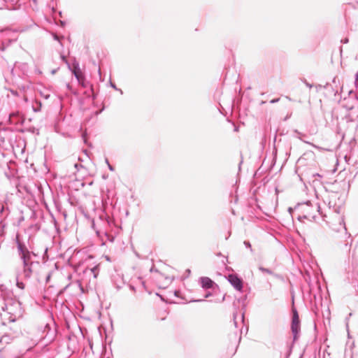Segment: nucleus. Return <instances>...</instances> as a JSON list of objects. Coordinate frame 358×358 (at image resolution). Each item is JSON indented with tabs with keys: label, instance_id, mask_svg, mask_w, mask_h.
<instances>
[{
	"label": "nucleus",
	"instance_id": "nucleus-16",
	"mask_svg": "<svg viewBox=\"0 0 358 358\" xmlns=\"http://www.w3.org/2000/svg\"><path fill=\"white\" fill-rule=\"evenodd\" d=\"M17 287L20 288V289H24V284L22 282H17Z\"/></svg>",
	"mask_w": 358,
	"mask_h": 358
},
{
	"label": "nucleus",
	"instance_id": "nucleus-11",
	"mask_svg": "<svg viewBox=\"0 0 358 358\" xmlns=\"http://www.w3.org/2000/svg\"><path fill=\"white\" fill-rule=\"evenodd\" d=\"M86 271H90V273L93 274L94 278H96L99 272V265L94 266L91 268L87 269Z\"/></svg>",
	"mask_w": 358,
	"mask_h": 358
},
{
	"label": "nucleus",
	"instance_id": "nucleus-23",
	"mask_svg": "<svg viewBox=\"0 0 358 358\" xmlns=\"http://www.w3.org/2000/svg\"><path fill=\"white\" fill-rule=\"evenodd\" d=\"M4 210V207L3 205H0V213H1Z\"/></svg>",
	"mask_w": 358,
	"mask_h": 358
},
{
	"label": "nucleus",
	"instance_id": "nucleus-9",
	"mask_svg": "<svg viewBox=\"0 0 358 358\" xmlns=\"http://www.w3.org/2000/svg\"><path fill=\"white\" fill-rule=\"evenodd\" d=\"M350 108L351 110L345 115V119L348 122L358 121V106Z\"/></svg>",
	"mask_w": 358,
	"mask_h": 358
},
{
	"label": "nucleus",
	"instance_id": "nucleus-20",
	"mask_svg": "<svg viewBox=\"0 0 358 358\" xmlns=\"http://www.w3.org/2000/svg\"><path fill=\"white\" fill-rule=\"evenodd\" d=\"M53 38L56 41H60L59 37L57 34H53Z\"/></svg>",
	"mask_w": 358,
	"mask_h": 358
},
{
	"label": "nucleus",
	"instance_id": "nucleus-18",
	"mask_svg": "<svg viewBox=\"0 0 358 358\" xmlns=\"http://www.w3.org/2000/svg\"><path fill=\"white\" fill-rule=\"evenodd\" d=\"M355 85L357 87H358V72L356 73V76H355Z\"/></svg>",
	"mask_w": 358,
	"mask_h": 358
},
{
	"label": "nucleus",
	"instance_id": "nucleus-17",
	"mask_svg": "<svg viewBox=\"0 0 358 358\" xmlns=\"http://www.w3.org/2000/svg\"><path fill=\"white\" fill-rule=\"evenodd\" d=\"M61 59H62L63 62H64L66 64H68V66L69 68H70V65L68 63L67 60H66V58L64 55H61Z\"/></svg>",
	"mask_w": 358,
	"mask_h": 358
},
{
	"label": "nucleus",
	"instance_id": "nucleus-8",
	"mask_svg": "<svg viewBox=\"0 0 358 358\" xmlns=\"http://www.w3.org/2000/svg\"><path fill=\"white\" fill-rule=\"evenodd\" d=\"M24 333L27 335H31V340L32 341L33 345H36L42 338L43 336H38L36 335V333H39V330L36 329L34 327H29L27 329L24 330Z\"/></svg>",
	"mask_w": 358,
	"mask_h": 358
},
{
	"label": "nucleus",
	"instance_id": "nucleus-13",
	"mask_svg": "<svg viewBox=\"0 0 358 358\" xmlns=\"http://www.w3.org/2000/svg\"><path fill=\"white\" fill-rule=\"evenodd\" d=\"M259 271H261L262 272L270 274V275L273 274L272 271H271V270H270V269H268V268H264V267H262V266H259Z\"/></svg>",
	"mask_w": 358,
	"mask_h": 358
},
{
	"label": "nucleus",
	"instance_id": "nucleus-10",
	"mask_svg": "<svg viewBox=\"0 0 358 358\" xmlns=\"http://www.w3.org/2000/svg\"><path fill=\"white\" fill-rule=\"evenodd\" d=\"M201 287L204 289H209L213 287V282L208 277H202L200 278Z\"/></svg>",
	"mask_w": 358,
	"mask_h": 358
},
{
	"label": "nucleus",
	"instance_id": "nucleus-21",
	"mask_svg": "<svg viewBox=\"0 0 358 358\" xmlns=\"http://www.w3.org/2000/svg\"><path fill=\"white\" fill-rule=\"evenodd\" d=\"M236 317H237L236 314H234V324H235L236 327H237Z\"/></svg>",
	"mask_w": 358,
	"mask_h": 358
},
{
	"label": "nucleus",
	"instance_id": "nucleus-6",
	"mask_svg": "<svg viewBox=\"0 0 358 358\" xmlns=\"http://www.w3.org/2000/svg\"><path fill=\"white\" fill-rule=\"evenodd\" d=\"M291 328H292V332L293 334L294 341H296L299 337V331H300V321H299L298 313L296 310H293V316H292Z\"/></svg>",
	"mask_w": 358,
	"mask_h": 358
},
{
	"label": "nucleus",
	"instance_id": "nucleus-4",
	"mask_svg": "<svg viewBox=\"0 0 358 358\" xmlns=\"http://www.w3.org/2000/svg\"><path fill=\"white\" fill-rule=\"evenodd\" d=\"M303 217L305 219L311 220H315L316 217V213H318L319 214L322 215V213L320 212V207L316 204L315 206H310L309 203H306L303 206Z\"/></svg>",
	"mask_w": 358,
	"mask_h": 358
},
{
	"label": "nucleus",
	"instance_id": "nucleus-30",
	"mask_svg": "<svg viewBox=\"0 0 358 358\" xmlns=\"http://www.w3.org/2000/svg\"><path fill=\"white\" fill-rule=\"evenodd\" d=\"M210 296V294H208L206 295V297H208Z\"/></svg>",
	"mask_w": 358,
	"mask_h": 358
},
{
	"label": "nucleus",
	"instance_id": "nucleus-31",
	"mask_svg": "<svg viewBox=\"0 0 358 358\" xmlns=\"http://www.w3.org/2000/svg\"><path fill=\"white\" fill-rule=\"evenodd\" d=\"M203 300H196L195 301H197V302H199V301H202Z\"/></svg>",
	"mask_w": 358,
	"mask_h": 358
},
{
	"label": "nucleus",
	"instance_id": "nucleus-22",
	"mask_svg": "<svg viewBox=\"0 0 358 358\" xmlns=\"http://www.w3.org/2000/svg\"><path fill=\"white\" fill-rule=\"evenodd\" d=\"M10 92H11L12 94H13L14 96H17V91L11 90Z\"/></svg>",
	"mask_w": 358,
	"mask_h": 358
},
{
	"label": "nucleus",
	"instance_id": "nucleus-27",
	"mask_svg": "<svg viewBox=\"0 0 358 358\" xmlns=\"http://www.w3.org/2000/svg\"><path fill=\"white\" fill-rule=\"evenodd\" d=\"M342 42L346 43L348 42V38H345L344 41H341Z\"/></svg>",
	"mask_w": 358,
	"mask_h": 358
},
{
	"label": "nucleus",
	"instance_id": "nucleus-29",
	"mask_svg": "<svg viewBox=\"0 0 358 358\" xmlns=\"http://www.w3.org/2000/svg\"><path fill=\"white\" fill-rule=\"evenodd\" d=\"M83 138H84V141H85V142H86V139H85V136H84V135L83 136Z\"/></svg>",
	"mask_w": 358,
	"mask_h": 358
},
{
	"label": "nucleus",
	"instance_id": "nucleus-2",
	"mask_svg": "<svg viewBox=\"0 0 358 358\" xmlns=\"http://www.w3.org/2000/svg\"><path fill=\"white\" fill-rule=\"evenodd\" d=\"M0 310L6 311L10 315L9 320L15 322L23 315L21 303L13 299L6 300L0 299Z\"/></svg>",
	"mask_w": 358,
	"mask_h": 358
},
{
	"label": "nucleus",
	"instance_id": "nucleus-19",
	"mask_svg": "<svg viewBox=\"0 0 358 358\" xmlns=\"http://www.w3.org/2000/svg\"><path fill=\"white\" fill-rule=\"evenodd\" d=\"M106 163H107V164H108V169H109L110 171H114L113 167V166L109 164V162H108V159H106Z\"/></svg>",
	"mask_w": 358,
	"mask_h": 358
},
{
	"label": "nucleus",
	"instance_id": "nucleus-7",
	"mask_svg": "<svg viewBox=\"0 0 358 358\" xmlns=\"http://www.w3.org/2000/svg\"><path fill=\"white\" fill-rule=\"evenodd\" d=\"M228 281L230 284L238 291H241L243 289V281L236 274H229L228 275Z\"/></svg>",
	"mask_w": 358,
	"mask_h": 358
},
{
	"label": "nucleus",
	"instance_id": "nucleus-1",
	"mask_svg": "<svg viewBox=\"0 0 358 358\" xmlns=\"http://www.w3.org/2000/svg\"><path fill=\"white\" fill-rule=\"evenodd\" d=\"M17 250L20 259L23 262V275L27 279L31 278L34 272L36 266H40L38 262H33L31 260V255H35L33 252L29 251L24 244L17 241Z\"/></svg>",
	"mask_w": 358,
	"mask_h": 358
},
{
	"label": "nucleus",
	"instance_id": "nucleus-3",
	"mask_svg": "<svg viewBox=\"0 0 358 358\" xmlns=\"http://www.w3.org/2000/svg\"><path fill=\"white\" fill-rule=\"evenodd\" d=\"M331 228L334 231L336 232H343V239H344V243L341 247L342 250L343 252L346 254H349L351 249V243L352 241H349L348 239L350 238L351 235L349 234L347 231V228L345 226V224L344 222V220L342 217H339L338 219V225L337 227L332 225Z\"/></svg>",
	"mask_w": 358,
	"mask_h": 358
},
{
	"label": "nucleus",
	"instance_id": "nucleus-5",
	"mask_svg": "<svg viewBox=\"0 0 358 358\" xmlns=\"http://www.w3.org/2000/svg\"><path fill=\"white\" fill-rule=\"evenodd\" d=\"M69 69L77 79L78 83L80 84L83 87H86L85 84V78L82 70L80 68L79 63L75 61L73 63L72 68L70 67Z\"/></svg>",
	"mask_w": 358,
	"mask_h": 358
},
{
	"label": "nucleus",
	"instance_id": "nucleus-14",
	"mask_svg": "<svg viewBox=\"0 0 358 358\" xmlns=\"http://www.w3.org/2000/svg\"><path fill=\"white\" fill-rule=\"evenodd\" d=\"M343 107L345 108L349 113L351 110L350 108H354L355 106L352 104L345 103L343 106Z\"/></svg>",
	"mask_w": 358,
	"mask_h": 358
},
{
	"label": "nucleus",
	"instance_id": "nucleus-15",
	"mask_svg": "<svg viewBox=\"0 0 358 358\" xmlns=\"http://www.w3.org/2000/svg\"><path fill=\"white\" fill-rule=\"evenodd\" d=\"M243 243L246 248H250V251L252 252L251 244L249 241H245Z\"/></svg>",
	"mask_w": 358,
	"mask_h": 358
},
{
	"label": "nucleus",
	"instance_id": "nucleus-12",
	"mask_svg": "<svg viewBox=\"0 0 358 358\" xmlns=\"http://www.w3.org/2000/svg\"><path fill=\"white\" fill-rule=\"evenodd\" d=\"M36 104L37 105V106L35 107V106H32L33 110L34 112H38L41 110V103L40 101H36Z\"/></svg>",
	"mask_w": 358,
	"mask_h": 358
},
{
	"label": "nucleus",
	"instance_id": "nucleus-28",
	"mask_svg": "<svg viewBox=\"0 0 358 358\" xmlns=\"http://www.w3.org/2000/svg\"><path fill=\"white\" fill-rule=\"evenodd\" d=\"M45 329H50V326L48 324H45Z\"/></svg>",
	"mask_w": 358,
	"mask_h": 358
},
{
	"label": "nucleus",
	"instance_id": "nucleus-25",
	"mask_svg": "<svg viewBox=\"0 0 358 358\" xmlns=\"http://www.w3.org/2000/svg\"><path fill=\"white\" fill-rule=\"evenodd\" d=\"M241 320L243 322V320H244V314H243V313H242V314L241 315Z\"/></svg>",
	"mask_w": 358,
	"mask_h": 358
},
{
	"label": "nucleus",
	"instance_id": "nucleus-24",
	"mask_svg": "<svg viewBox=\"0 0 358 358\" xmlns=\"http://www.w3.org/2000/svg\"><path fill=\"white\" fill-rule=\"evenodd\" d=\"M279 101V99H272L270 102H271V103H275V102H277V101Z\"/></svg>",
	"mask_w": 358,
	"mask_h": 358
},
{
	"label": "nucleus",
	"instance_id": "nucleus-26",
	"mask_svg": "<svg viewBox=\"0 0 358 358\" xmlns=\"http://www.w3.org/2000/svg\"><path fill=\"white\" fill-rule=\"evenodd\" d=\"M306 85L308 87H310V88H311V87H312V85H311L310 84L308 83H306Z\"/></svg>",
	"mask_w": 358,
	"mask_h": 358
},
{
	"label": "nucleus",
	"instance_id": "nucleus-32",
	"mask_svg": "<svg viewBox=\"0 0 358 358\" xmlns=\"http://www.w3.org/2000/svg\"><path fill=\"white\" fill-rule=\"evenodd\" d=\"M357 100H358V96H357Z\"/></svg>",
	"mask_w": 358,
	"mask_h": 358
}]
</instances>
